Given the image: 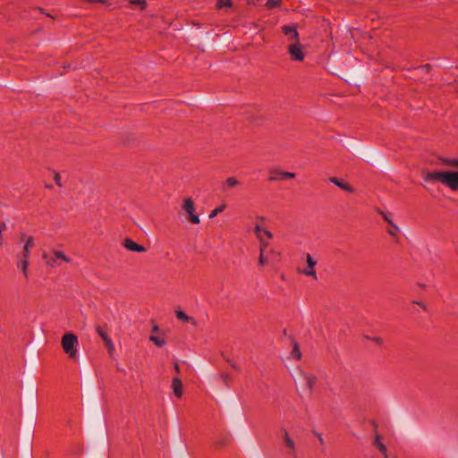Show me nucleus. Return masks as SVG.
<instances>
[{
	"label": "nucleus",
	"mask_w": 458,
	"mask_h": 458,
	"mask_svg": "<svg viewBox=\"0 0 458 458\" xmlns=\"http://www.w3.org/2000/svg\"><path fill=\"white\" fill-rule=\"evenodd\" d=\"M61 344L64 352L69 356V358H77V347L79 345V341L76 335L72 333L64 334L62 337Z\"/></svg>",
	"instance_id": "f03ea898"
},
{
	"label": "nucleus",
	"mask_w": 458,
	"mask_h": 458,
	"mask_svg": "<svg viewBox=\"0 0 458 458\" xmlns=\"http://www.w3.org/2000/svg\"><path fill=\"white\" fill-rule=\"evenodd\" d=\"M398 231H395L394 228L391 227V229L387 230V233L392 235L393 237H395L396 236V233Z\"/></svg>",
	"instance_id": "2f4dec72"
},
{
	"label": "nucleus",
	"mask_w": 458,
	"mask_h": 458,
	"mask_svg": "<svg viewBox=\"0 0 458 458\" xmlns=\"http://www.w3.org/2000/svg\"><path fill=\"white\" fill-rule=\"evenodd\" d=\"M172 388H173L174 394L178 398H181L182 395V383L179 377L173 378Z\"/></svg>",
	"instance_id": "4468645a"
},
{
	"label": "nucleus",
	"mask_w": 458,
	"mask_h": 458,
	"mask_svg": "<svg viewBox=\"0 0 458 458\" xmlns=\"http://www.w3.org/2000/svg\"><path fill=\"white\" fill-rule=\"evenodd\" d=\"M174 369H175L176 373L180 372V369H179L178 364H174Z\"/></svg>",
	"instance_id": "e433bc0d"
},
{
	"label": "nucleus",
	"mask_w": 458,
	"mask_h": 458,
	"mask_svg": "<svg viewBox=\"0 0 458 458\" xmlns=\"http://www.w3.org/2000/svg\"><path fill=\"white\" fill-rule=\"evenodd\" d=\"M373 445L378 449V451L382 454L384 458H387L388 450L385 444L382 442V437L376 433L373 438Z\"/></svg>",
	"instance_id": "ddd939ff"
},
{
	"label": "nucleus",
	"mask_w": 458,
	"mask_h": 458,
	"mask_svg": "<svg viewBox=\"0 0 458 458\" xmlns=\"http://www.w3.org/2000/svg\"><path fill=\"white\" fill-rule=\"evenodd\" d=\"M129 4L131 6H139L140 10H144L147 5L146 0H130Z\"/></svg>",
	"instance_id": "412c9836"
},
{
	"label": "nucleus",
	"mask_w": 458,
	"mask_h": 458,
	"mask_svg": "<svg viewBox=\"0 0 458 458\" xmlns=\"http://www.w3.org/2000/svg\"><path fill=\"white\" fill-rule=\"evenodd\" d=\"M305 383L309 390H312L316 382V377L311 374H303Z\"/></svg>",
	"instance_id": "f3484780"
},
{
	"label": "nucleus",
	"mask_w": 458,
	"mask_h": 458,
	"mask_svg": "<svg viewBox=\"0 0 458 458\" xmlns=\"http://www.w3.org/2000/svg\"><path fill=\"white\" fill-rule=\"evenodd\" d=\"M53 255L55 257L57 260H62L65 263H70L71 259L68 258L63 251L61 250H53Z\"/></svg>",
	"instance_id": "6ab92c4d"
},
{
	"label": "nucleus",
	"mask_w": 458,
	"mask_h": 458,
	"mask_svg": "<svg viewBox=\"0 0 458 458\" xmlns=\"http://www.w3.org/2000/svg\"><path fill=\"white\" fill-rule=\"evenodd\" d=\"M306 263L307 267L301 271V273L307 276H310L314 279H317V273L315 270L317 260H315L310 254H307Z\"/></svg>",
	"instance_id": "423d86ee"
},
{
	"label": "nucleus",
	"mask_w": 458,
	"mask_h": 458,
	"mask_svg": "<svg viewBox=\"0 0 458 458\" xmlns=\"http://www.w3.org/2000/svg\"><path fill=\"white\" fill-rule=\"evenodd\" d=\"M368 339H370L372 340L373 342H375L376 344H379V345H382L383 344V340L382 338L380 337H377V336H375V337H369V336H366Z\"/></svg>",
	"instance_id": "c756f323"
},
{
	"label": "nucleus",
	"mask_w": 458,
	"mask_h": 458,
	"mask_svg": "<svg viewBox=\"0 0 458 458\" xmlns=\"http://www.w3.org/2000/svg\"><path fill=\"white\" fill-rule=\"evenodd\" d=\"M149 340L158 347L164 346L165 344V339L159 336L151 335L149 337Z\"/></svg>",
	"instance_id": "4be33fe9"
},
{
	"label": "nucleus",
	"mask_w": 458,
	"mask_h": 458,
	"mask_svg": "<svg viewBox=\"0 0 458 458\" xmlns=\"http://www.w3.org/2000/svg\"><path fill=\"white\" fill-rule=\"evenodd\" d=\"M446 163L451 164V165H455V166H458V160L447 161ZM454 173H458V171H454Z\"/></svg>",
	"instance_id": "72a5a7b5"
},
{
	"label": "nucleus",
	"mask_w": 458,
	"mask_h": 458,
	"mask_svg": "<svg viewBox=\"0 0 458 458\" xmlns=\"http://www.w3.org/2000/svg\"><path fill=\"white\" fill-rule=\"evenodd\" d=\"M231 4H232L231 0H218L216 3V5L218 8L229 7V6H231Z\"/></svg>",
	"instance_id": "bb28decb"
},
{
	"label": "nucleus",
	"mask_w": 458,
	"mask_h": 458,
	"mask_svg": "<svg viewBox=\"0 0 458 458\" xmlns=\"http://www.w3.org/2000/svg\"><path fill=\"white\" fill-rule=\"evenodd\" d=\"M288 53L293 61L301 62L304 59L303 47L300 42H293L288 47Z\"/></svg>",
	"instance_id": "39448f33"
},
{
	"label": "nucleus",
	"mask_w": 458,
	"mask_h": 458,
	"mask_svg": "<svg viewBox=\"0 0 458 458\" xmlns=\"http://www.w3.org/2000/svg\"><path fill=\"white\" fill-rule=\"evenodd\" d=\"M290 356H291V358L295 359V360H300L301 358V350H300L299 344L296 342H294V344H293V347Z\"/></svg>",
	"instance_id": "aec40b11"
},
{
	"label": "nucleus",
	"mask_w": 458,
	"mask_h": 458,
	"mask_svg": "<svg viewBox=\"0 0 458 458\" xmlns=\"http://www.w3.org/2000/svg\"><path fill=\"white\" fill-rule=\"evenodd\" d=\"M419 286L421 287V288H424L425 284H419Z\"/></svg>",
	"instance_id": "ea45409f"
},
{
	"label": "nucleus",
	"mask_w": 458,
	"mask_h": 458,
	"mask_svg": "<svg viewBox=\"0 0 458 458\" xmlns=\"http://www.w3.org/2000/svg\"><path fill=\"white\" fill-rule=\"evenodd\" d=\"M123 245L125 249H127L128 250L132 251V252H145L146 251V248L144 246L138 244L131 238H126L123 241Z\"/></svg>",
	"instance_id": "1a4fd4ad"
},
{
	"label": "nucleus",
	"mask_w": 458,
	"mask_h": 458,
	"mask_svg": "<svg viewBox=\"0 0 458 458\" xmlns=\"http://www.w3.org/2000/svg\"><path fill=\"white\" fill-rule=\"evenodd\" d=\"M17 267L21 270L22 274L27 278L28 277L29 259L22 257V259L18 261Z\"/></svg>",
	"instance_id": "2eb2a0df"
},
{
	"label": "nucleus",
	"mask_w": 458,
	"mask_h": 458,
	"mask_svg": "<svg viewBox=\"0 0 458 458\" xmlns=\"http://www.w3.org/2000/svg\"><path fill=\"white\" fill-rule=\"evenodd\" d=\"M43 259L46 260V263L47 266L54 267L57 265V259L52 254L44 253Z\"/></svg>",
	"instance_id": "dca6fc26"
},
{
	"label": "nucleus",
	"mask_w": 458,
	"mask_h": 458,
	"mask_svg": "<svg viewBox=\"0 0 458 458\" xmlns=\"http://www.w3.org/2000/svg\"><path fill=\"white\" fill-rule=\"evenodd\" d=\"M384 218V220L392 227L394 228L395 231H399L400 228L397 226V225H395L386 214H384L382 211L378 210L377 211Z\"/></svg>",
	"instance_id": "5701e85b"
},
{
	"label": "nucleus",
	"mask_w": 458,
	"mask_h": 458,
	"mask_svg": "<svg viewBox=\"0 0 458 458\" xmlns=\"http://www.w3.org/2000/svg\"><path fill=\"white\" fill-rule=\"evenodd\" d=\"M21 242H24L22 257L29 259L30 248L34 246V241L31 236H28L25 233L21 234Z\"/></svg>",
	"instance_id": "9b49d317"
},
{
	"label": "nucleus",
	"mask_w": 458,
	"mask_h": 458,
	"mask_svg": "<svg viewBox=\"0 0 458 458\" xmlns=\"http://www.w3.org/2000/svg\"><path fill=\"white\" fill-rule=\"evenodd\" d=\"M182 208L188 215V218L192 224H199V217L197 214H195V205L191 198L185 199Z\"/></svg>",
	"instance_id": "20e7f679"
},
{
	"label": "nucleus",
	"mask_w": 458,
	"mask_h": 458,
	"mask_svg": "<svg viewBox=\"0 0 458 458\" xmlns=\"http://www.w3.org/2000/svg\"><path fill=\"white\" fill-rule=\"evenodd\" d=\"M294 176H295V174L293 173L284 172V171H281L279 169H275V170L270 171V175H269L268 180L271 182L284 181V180H287V179H292Z\"/></svg>",
	"instance_id": "0eeeda50"
},
{
	"label": "nucleus",
	"mask_w": 458,
	"mask_h": 458,
	"mask_svg": "<svg viewBox=\"0 0 458 458\" xmlns=\"http://www.w3.org/2000/svg\"><path fill=\"white\" fill-rule=\"evenodd\" d=\"M329 181L338 186L340 189H344V180L335 177H331Z\"/></svg>",
	"instance_id": "cd10ccee"
},
{
	"label": "nucleus",
	"mask_w": 458,
	"mask_h": 458,
	"mask_svg": "<svg viewBox=\"0 0 458 458\" xmlns=\"http://www.w3.org/2000/svg\"><path fill=\"white\" fill-rule=\"evenodd\" d=\"M55 181L56 182L57 185L61 186V182H60V175L58 174H55Z\"/></svg>",
	"instance_id": "473e14b6"
},
{
	"label": "nucleus",
	"mask_w": 458,
	"mask_h": 458,
	"mask_svg": "<svg viewBox=\"0 0 458 458\" xmlns=\"http://www.w3.org/2000/svg\"><path fill=\"white\" fill-rule=\"evenodd\" d=\"M412 302H413L414 304L419 305V306H420V307H421L423 310H427V306H426L424 303H422V302H420V301H413Z\"/></svg>",
	"instance_id": "7c9ffc66"
},
{
	"label": "nucleus",
	"mask_w": 458,
	"mask_h": 458,
	"mask_svg": "<svg viewBox=\"0 0 458 458\" xmlns=\"http://www.w3.org/2000/svg\"><path fill=\"white\" fill-rule=\"evenodd\" d=\"M176 317L177 318L184 321V322H191L192 323L193 325H196V321L193 318L188 316L187 314H185L183 311L182 310H177L176 311Z\"/></svg>",
	"instance_id": "a211bd4d"
},
{
	"label": "nucleus",
	"mask_w": 458,
	"mask_h": 458,
	"mask_svg": "<svg viewBox=\"0 0 458 458\" xmlns=\"http://www.w3.org/2000/svg\"><path fill=\"white\" fill-rule=\"evenodd\" d=\"M225 208V204H222L218 207H216L215 209H213L211 211V213L209 214L208 217L211 219V218H214L218 213H221L222 211H224Z\"/></svg>",
	"instance_id": "b1692460"
},
{
	"label": "nucleus",
	"mask_w": 458,
	"mask_h": 458,
	"mask_svg": "<svg viewBox=\"0 0 458 458\" xmlns=\"http://www.w3.org/2000/svg\"><path fill=\"white\" fill-rule=\"evenodd\" d=\"M90 2L102 3L104 0H89Z\"/></svg>",
	"instance_id": "4c0bfd02"
},
{
	"label": "nucleus",
	"mask_w": 458,
	"mask_h": 458,
	"mask_svg": "<svg viewBox=\"0 0 458 458\" xmlns=\"http://www.w3.org/2000/svg\"><path fill=\"white\" fill-rule=\"evenodd\" d=\"M282 32L287 37L288 40L293 42L299 41V33L295 25H284L282 27Z\"/></svg>",
	"instance_id": "6e6552de"
},
{
	"label": "nucleus",
	"mask_w": 458,
	"mask_h": 458,
	"mask_svg": "<svg viewBox=\"0 0 458 458\" xmlns=\"http://www.w3.org/2000/svg\"><path fill=\"white\" fill-rule=\"evenodd\" d=\"M96 331L104 341L108 352H112L114 350V344L112 339L107 335V334L103 330L101 327H97Z\"/></svg>",
	"instance_id": "9d476101"
},
{
	"label": "nucleus",
	"mask_w": 458,
	"mask_h": 458,
	"mask_svg": "<svg viewBox=\"0 0 458 458\" xmlns=\"http://www.w3.org/2000/svg\"><path fill=\"white\" fill-rule=\"evenodd\" d=\"M344 189H345V191H350V192L353 191V189L351 186L347 185L346 183H345Z\"/></svg>",
	"instance_id": "f704fd0d"
},
{
	"label": "nucleus",
	"mask_w": 458,
	"mask_h": 458,
	"mask_svg": "<svg viewBox=\"0 0 458 458\" xmlns=\"http://www.w3.org/2000/svg\"><path fill=\"white\" fill-rule=\"evenodd\" d=\"M267 263V258L265 256V250H259V264L265 266Z\"/></svg>",
	"instance_id": "a878e982"
},
{
	"label": "nucleus",
	"mask_w": 458,
	"mask_h": 458,
	"mask_svg": "<svg viewBox=\"0 0 458 458\" xmlns=\"http://www.w3.org/2000/svg\"><path fill=\"white\" fill-rule=\"evenodd\" d=\"M239 183V181L235 177H228L225 181V185L229 188H233Z\"/></svg>",
	"instance_id": "393cba45"
},
{
	"label": "nucleus",
	"mask_w": 458,
	"mask_h": 458,
	"mask_svg": "<svg viewBox=\"0 0 458 458\" xmlns=\"http://www.w3.org/2000/svg\"><path fill=\"white\" fill-rule=\"evenodd\" d=\"M425 181H439L452 190L458 189V173L454 171L427 172L422 171Z\"/></svg>",
	"instance_id": "f257e3e1"
},
{
	"label": "nucleus",
	"mask_w": 458,
	"mask_h": 458,
	"mask_svg": "<svg viewBox=\"0 0 458 458\" xmlns=\"http://www.w3.org/2000/svg\"><path fill=\"white\" fill-rule=\"evenodd\" d=\"M278 4H279L278 0H267V5L269 8H274V7L277 6Z\"/></svg>",
	"instance_id": "c85d7f7f"
},
{
	"label": "nucleus",
	"mask_w": 458,
	"mask_h": 458,
	"mask_svg": "<svg viewBox=\"0 0 458 458\" xmlns=\"http://www.w3.org/2000/svg\"><path fill=\"white\" fill-rule=\"evenodd\" d=\"M157 330H158V327H157V326H154V327H153V331H154V332H156V331H157Z\"/></svg>",
	"instance_id": "58836bf2"
},
{
	"label": "nucleus",
	"mask_w": 458,
	"mask_h": 458,
	"mask_svg": "<svg viewBox=\"0 0 458 458\" xmlns=\"http://www.w3.org/2000/svg\"><path fill=\"white\" fill-rule=\"evenodd\" d=\"M424 71H428V69L430 68V66L428 64H425L421 67Z\"/></svg>",
	"instance_id": "c9c22d12"
},
{
	"label": "nucleus",
	"mask_w": 458,
	"mask_h": 458,
	"mask_svg": "<svg viewBox=\"0 0 458 458\" xmlns=\"http://www.w3.org/2000/svg\"><path fill=\"white\" fill-rule=\"evenodd\" d=\"M284 445L285 447L287 448V454L293 455L294 458L295 457V443L293 441V438H291L289 433L284 430Z\"/></svg>",
	"instance_id": "f8f14e48"
},
{
	"label": "nucleus",
	"mask_w": 458,
	"mask_h": 458,
	"mask_svg": "<svg viewBox=\"0 0 458 458\" xmlns=\"http://www.w3.org/2000/svg\"><path fill=\"white\" fill-rule=\"evenodd\" d=\"M254 232L259 241V250H266L269 245V241L273 238L272 233L259 225L255 226Z\"/></svg>",
	"instance_id": "7ed1b4c3"
}]
</instances>
